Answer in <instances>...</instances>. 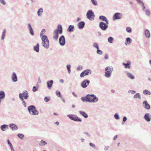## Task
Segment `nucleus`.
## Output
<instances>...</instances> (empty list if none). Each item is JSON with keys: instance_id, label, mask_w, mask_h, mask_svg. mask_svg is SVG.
Here are the masks:
<instances>
[{"instance_id": "55", "label": "nucleus", "mask_w": 151, "mask_h": 151, "mask_svg": "<svg viewBox=\"0 0 151 151\" xmlns=\"http://www.w3.org/2000/svg\"><path fill=\"white\" fill-rule=\"evenodd\" d=\"M105 58L106 59H107L108 58V56L107 55H106L105 56Z\"/></svg>"}, {"instance_id": "37", "label": "nucleus", "mask_w": 151, "mask_h": 151, "mask_svg": "<svg viewBox=\"0 0 151 151\" xmlns=\"http://www.w3.org/2000/svg\"><path fill=\"white\" fill-rule=\"evenodd\" d=\"M93 46L97 48V49H99V46L96 43H94L93 44Z\"/></svg>"}, {"instance_id": "9", "label": "nucleus", "mask_w": 151, "mask_h": 151, "mask_svg": "<svg viewBox=\"0 0 151 151\" xmlns=\"http://www.w3.org/2000/svg\"><path fill=\"white\" fill-rule=\"evenodd\" d=\"M108 24L106 23L105 24L103 22H101L99 24V27L102 30H105L108 28Z\"/></svg>"}, {"instance_id": "49", "label": "nucleus", "mask_w": 151, "mask_h": 151, "mask_svg": "<svg viewBox=\"0 0 151 151\" xmlns=\"http://www.w3.org/2000/svg\"><path fill=\"white\" fill-rule=\"evenodd\" d=\"M44 101L46 102H48L50 100V99L47 98V97H45L44 98Z\"/></svg>"}, {"instance_id": "33", "label": "nucleus", "mask_w": 151, "mask_h": 151, "mask_svg": "<svg viewBox=\"0 0 151 151\" xmlns=\"http://www.w3.org/2000/svg\"><path fill=\"white\" fill-rule=\"evenodd\" d=\"M134 98H139L140 99V95L139 93H137L134 96Z\"/></svg>"}, {"instance_id": "39", "label": "nucleus", "mask_w": 151, "mask_h": 151, "mask_svg": "<svg viewBox=\"0 0 151 151\" xmlns=\"http://www.w3.org/2000/svg\"><path fill=\"white\" fill-rule=\"evenodd\" d=\"M81 100L83 101H87L86 96V97H83L81 98Z\"/></svg>"}, {"instance_id": "1", "label": "nucleus", "mask_w": 151, "mask_h": 151, "mask_svg": "<svg viewBox=\"0 0 151 151\" xmlns=\"http://www.w3.org/2000/svg\"><path fill=\"white\" fill-rule=\"evenodd\" d=\"M62 33V28L60 25H58L57 28L53 32V38L55 40H57L58 37V34H61Z\"/></svg>"}, {"instance_id": "46", "label": "nucleus", "mask_w": 151, "mask_h": 151, "mask_svg": "<svg viewBox=\"0 0 151 151\" xmlns=\"http://www.w3.org/2000/svg\"><path fill=\"white\" fill-rule=\"evenodd\" d=\"M114 117L116 119H119V116L117 114H115Z\"/></svg>"}, {"instance_id": "15", "label": "nucleus", "mask_w": 151, "mask_h": 151, "mask_svg": "<svg viewBox=\"0 0 151 151\" xmlns=\"http://www.w3.org/2000/svg\"><path fill=\"white\" fill-rule=\"evenodd\" d=\"M99 19L101 20L105 21L107 24H109V21L107 18L105 16H100L99 17Z\"/></svg>"}, {"instance_id": "38", "label": "nucleus", "mask_w": 151, "mask_h": 151, "mask_svg": "<svg viewBox=\"0 0 151 151\" xmlns=\"http://www.w3.org/2000/svg\"><path fill=\"white\" fill-rule=\"evenodd\" d=\"M67 68L68 70V73H70V65H68L67 66Z\"/></svg>"}, {"instance_id": "64", "label": "nucleus", "mask_w": 151, "mask_h": 151, "mask_svg": "<svg viewBox=\"0 0 151 151\" xmlns=\"http://www.w3.org/2000/svg\"><path fill=\"white\" fill-rule=\"evenodd\" d=\"M74 107H75V106H74V105H73V106H72V107H73V108Z\"/></svg>"}, {"instance_id": "63", "label": "nucleus", "mask_w": 151, "mask_h": 151, "mask_svg": "<svg viewBox=\"0 0 151 151\" xmlns=\"http://www.w3.org/2000/svg\"><path fill=\"white\" fill-rule=\"evenodd\" d=\"M54 114L55 115H58L57 114H56L55 113H54Z\"/></svg>"}, {"instance_id": "51", "label": "nucleus", "mask_w": 151, "mask_h": 151, "mask_svg": "<svg viewBox=\"0 0 151 151\" xmlns=\"http://www.w3.org/2000/svg\"><path fill=\"white\" fill-rule=\"evenodd\" d=\"M146 14L148 15H149L150 14V12L148 10L146 11Z\"/></svg>"}, {"instance_id": "4", "label": "nucleus", "mask_w": 151, "mask_h": 151, "mask_svg": "<svg viewBox=\"0 0 151 151\" xmlns=\"http://www.w3.org/2000/svg\"><path fill=\"white\" fill-rule=\"evenodd\" d=\"M28 110L30 114L32 115H36L38 113V111L35 106H29L28 107Z\"/></svg>"}, {"instance_id": "47", "label": "nucleus", "mask_w": 151, "mask_h": 151, "mask_svg": "<svg viewBox=\"0 0 151 151\" xmlns=\"http://www.w3.org/2000/svg\"><path fill=\"white\" fill-rule=\"evenodd\" d=\"M97 54H102V52L101 51L99 50V49H97Z\"/></svg>"}, {"instance_id": "10", "label": "nucleus", "mask_w": 151, "mask_h": 151, "mask_svg": "<svg viewBox=\"0 0 151 151\" xmlns=\"http://www.w3.org/2000/svg\"><path fill=\"white\" fill-rule=\"evenodd\" d=\"M86 15L87 17L90 20L94 18L93 13L91 11H88Z\"/></svg>"}, {"instance_id": "41", "label": "nucleus", "mask_w": 151, "mask_h": 151, "mask_svg": "<svg viewBox=\"0 0 151 151\" xmlns=\"http://www.w3.org/2000/svg\"><path fill=\"white\" fill-rule=\"evenodd\" d=\"M127 31L129 32H131V29L129 27H127L126 28Z\"/></svg>"}, {"instance_id": "32", "label": "nucleus", "mask_w": 151, "mask_h": 151, "mask_svg": "<svg viewBox=\"0 0 151 151\" xmlns=\"http://www.w3.org/2000/svg\"><path fill=\"white\" fill-rule=\"evenodd\" d=\"M143 93L145 94H149L150 95L151 94V93L147 90H145L143 91Z\"/></svg>"}, {"instance_id": "30", "label": "nucleus", "mask_w": 151, "mask_h": 151, "mask_svg": "<svg viewBox=\"0 0 151 151\" xmlns=\"http://www.w3.org/2000/svg\"><path fill=\"white\" fill-rule=\"evenodd\" d=\"M43 12V10L42 8H41L40 9L38 12H37V14L39 16H41L42 14V13Z\"/></svg>"}, {"instance_id": "19", "label": "nucleus", "mask_w": 151, "mask_h": 151, "mask_svg": "<svg viewBox=\"0 0 151 151\" xmlns=\"http://www.w3.org/2000/svg\"><path fill=\"white\" fill-rule=\"evenodd\" d=\"M12 79L14 82H16L17 81V77L16 74L14 73H13L12 77Z\"/></svg>"}, {"instance_id": "58", "label": "nucleus", "mask_w": 151, "mask_h": 151, "mask_svg": "<svg viewBox=\"0 0 151 151\" xmlns=\"http://www.w3.org/2000/svg\"><path fill=\"white\" fill-rule=\"evenodd\" d=\"M60 81L61 83H63V81L62 79H60Z\"/></svg>"}, {"instance_id": "59", "label": "nucleus", "mask_w": 151, "mask_h": 151, "mask_svg": "<svg viewBox=\"0 0 151 151\" xmlns=\"http://www.w3.org/2000/svg\"><path fill=\"white\" fill-rule=\"evenodd\" d=\"M55 123L56 124H57L58 125H59V122H55Z\"/></svg>"}, {"instance_id": "53", "label": "nucleus", "mask_w": 151, "mask_h": 151, "mask_svg": "<svg viewBox=\"0 0 151 151\" xmlns=\"http://www.w3.org/2000/svg\"><path fill=\"white\" fill-rule=\"evenodd\" d=\"M127 118L126 117L124 116V118H123V121L124 122H125L127 120Z\"/></svg>"}, {"instance_id": "18", "label": "nucleus", "mask_w": 151, "mask_h": 151, "mask_svg": "<svg viewBox=\"0 0 151 151\" xmlns=\"http://www.w3.org/2000/svg\"><path fill=\"white\" fill-rule=\"evenodd\" d=\"M53 81L51 80L49 81H48L47 82V86L49 89H50L52 85L53 84Z\"/></svg>"}, {"instance_id": "62", "label": "nucleus", "mask_w": 151, "mask_h": 151, "mask_svg": "<svg viewBox=\"0 0 151 151\" xmlns=\"http://www.w3.org/2000/svg\"><path fill=\"white\" fill-rule=\"evenodd\" d=\"M23 103L24 104H26V103H25V101H23Z\"/></svg>"}, {"instance_id": "23", "label": "nucleus", "mask_w": 151, "mask_h": 151, "mask_svg": "<svg viewBox=\"0 0 151 151\" xmlns=\"http://www.w3.org/2000/svg\"><path fill=\"white\" fill-rule=\"evenodd\" d=\"M10 127L12 128V130H17L18 128L17 126L14 124H10Z\"/></svg>"}, {"instance_id": "11", "label": "nucleus", "mask_w": 151, "mask_h": 151, "mask_svg": "<svg viewBox=\"0 0 151 151\" xmlns=\"http://www.w3.org/2000/svg\"><path fill=\"white\" fill-rule=\"evenodd\" d=\"M59 42L60 44L61 45H63L65 44V39L63 35L61 36L59 38Z\"/></svg>"}, {"instance_id": "22", "label": "nucleus", "mask_w": 151, "mask_h": 151, "mask_svg": "<svg viewBox=\"0 0 151 151\" xmlns=\"http://www.w3.org/2000/svg\"><path fill=\"white\" fill-rule=\"evenodd\" d=\"M131 41V39H130V38H127L126 39V42H125V45H129L130 44Z\"/></svg>"}, {"instance_id": "40", "label": "nucleus", "mask_w": 151, "mask_h": 151, "mask_svg": "<svg viewBox=\"0 0 151 151\" xmlns=\"http://www.w3.org/2000/svg\"><path fill=\"white\" fill-rule=\"evenodd\" d=\"M7 142L8 144L9 145L10 147H11V149H12L13 148L12 145L9 139L7 140Z\"/></svg>"}, {"instance_id": "43", "label": "nucleus", "mask_w": 151, "mask_h": 151, "mask_svg": "<svg viewBox=\"0 0 151 151\" xmlns=\"http://www.w3.org/2000/svg\"><path fill=\"white\" fill-rule=\"evenodd\" d=\"M92 3L95 5H97V3L95 1V0H91Z\"/></svg>"}, {"instance_id": "13", "label": "nucleus", "mask_w": 151, "mask_h": 151, "mask_svg": "<svg viewBox=\"0 0 151 151\" xmlns=\"http://www.w3.org/2000/svg\"><path fill=\"white\" fill-rule=\"evenodd\" d=\"M89 81L87 80H85L81 83V86L83 88H86L89 84Z\"/></svg>"}, {"instance_id": "42", "label": "nucleus", "mask_w": 151, "mask_h": 151, "mask_svg": "<svg viewBox=\"0 0 151 151\" xmlns=\"http://www.w3.org/2000/svg\"><path fill=\"white\" fill-rule=\"evenodd\" d=\"M82 66L81 65L78 66L77 68V70H81L82 68Z\"/></svg>"}, {"instance_id": "5", "label": "nucleus", "mask_w": 151, "mask_h": 151, "mask_svg": "<svg viewBox=\"0 0 151 151\" xmlns=\"http://www.w3.org/2000/svg\"><path fill=\"white\" fill-rule=\"evenodd\" d=\"M105 76L106 77L109 78L111 76L113 69V68L110 66L107 67L105 69Z\"/></svg>"}, {"instance_id": "20", "label": "nucleus", "mask_w": 151, "mask_h": 151, "mask_svg": "<svg viewBox=\"0 0 151 151\" xmlns=\"http://www.w3.org/2000/svg\"><path fill=\"white\" fill-rule=\"evenodd\" d=\"M79 112L81 115L85 118H87L88 117V115L85 112L80 111Z\"/></svg>"}, {"instance_id": "12", "label": "nucleus", "mask_w": 151, "mask_h": 151, "mask_svg": "<svg viewBox=\"0 0 151 151\" xmlns=\"http://www.w3.org/2000/svg\"><path fill=\"white\" fill-rule=\"evenodd\" d=\"M122 14L120 13H115L113 17V19L115 20L117 19H119L121 18Z\"/></svg>"}, {"instance_id": "31", "label": "nucleus", "mask_w": 151, "mask_h": 151, "mask_svg": "<svg viewBox=\"0 0 151 151\" xmlns=\"http://www.w3.org/2000/svg\"><path fill=\"white\" fill-rule=\"evenodd\" d=\"M47 144V143L45 141L42 140L39 143V145L40 146L45 145Z\"/></svg>"}, {"instance_id": "60", "label": "nucleus", "mask_w": 151, "mask_h": 151, "mask_svg": "<svg viewBox=\"0 0 151 151\" xmlns=\"http://www.w3.org/2000/svg\"><path fill=\"white\" fill-rule=\"evenodd\" d=\"M77 21H78L80 20V18H78L77 19Z\"/></svg>"}, {"instance_id": "3", "label": "nucleus", "mask_w": 151, "mask_h": 151, "mask_svg": "<svg viewBox=\"0 0 151 151\" xmlns=\"http://www.w3.org/2000/svg\"><path fill=\"white\" fill-rule=\"evenodd\" d=\"M42 44L45 48H47L49 47V42L47 37L45 35L42 36Z\"/></svg>"}, {"instance_id": "48", "label": "nucleus", "mask_w": 151, "mask_h": 151, "mask_svg": "<svg viewBox=\"0 0 151 151\" xmlns=\"http://www.w3.org/2000/svg\"><path fill=\"white\" fill-rule=\"evenodd\" d=\"M0 2L3 5H5L6 3L4 0H0Z\"/></svg>"}, {"instance_id": "61", "label": "nucleus", "mask_w": 151, "mask_h": 151, "mask_svg": "<svg viewBox=\"0 0 151 151\" xmlns=\"http://www.w3.org/2000/svg\"><path fill=\"white\" fill-rule=\"evenodd\" d=\"M150 63L151 64V60H150L149 61Z\"/></svg>"}, {"instance_id": "6", "label": "nucleus", "mask_w": 151, "mask_h": 151, "mask_svg": "<svg viewBox=\"0 0 151 151\" xmlns=\"http://www.w3.org/2000/svg\"><path fill=\"white\" fill-rule=\"evenodd\" d=\"M19 97L22 101L24 100L23 97L25 99H27L28 97V92L27 91H24L22 94L20 93L19 95Z\"/></svg>"}, {"instance_id": "34", "label": "nucleus", "mask_w": 151, "mask_h": 151, "mask_svg": "<svg viewBox=\"0 0 151 151\" xmlns=\"http://www.w3.org/2000/svg\"><path fill=\"white\" fill-rule=\"evenodd\" d=\"M56 95L57 96H58V97H59L60 98L61 97H62L61 95V94L60 92L59 91H58V90L56 91Z\"/></svg>"}, {"instance_id": "35", "label": "nucleus", "mask_w": 151, "mask_h": 151, "mask_svg": "<svg viewBox=\"0 0 151 151\" xmlns=\"http://www.w3.org/2000/svg\"><path fill=\"white\" fill-rule=\"evenodd\" d=\"M18 136L19 138L21 139H23L24 137V135L22 134H18Z\"/></svg>"}, {"instance_id": "26", "label": "nucleus", "mask_w": 151, "mask_h": 151, "mask_svg": "<svg viewBox=\"0 0 151 151\" xmlns=\"http://www.w3.org/2000/svg\"><path fill=\"white\" fill-rule=\"evenodd\" d=\"M8 128V126L4 124L1 126V129L3 131H5Z\"/></svg>"}, {"instance_id": "2", "label": "nucleus", "mask_w": 151, "mask_h": 151, "mask_svg": "<svg viewBox=\"0 0 151 151\" xmlns=\"http://www.w3.org/2000/svg\"><path fill=\"white\" fill-rule=\"evenodd\" d=\"M87 101L94 103L98 101V99L93 94H88L86 95Z\"/></svg>"}, {"instance_id": "54", "label": "nucleus", "mask_w": 151, "mask_h": 151, "mask_svg": "<svg viewBox=\"0 0 151 151\" xmlns=\"http://www.w3.org/2000/svg\"><path fill=\"white\" fill-rule=\"evenodd\" d=\"M137 0V1H138V2L139 3H142L143 5H144V3H143V2H142L141 1H140V0Z\"/></svg>"}, {"instance_id": "56", "label": "nucleus", "mask_w": 151, "mask_h": 151, "mask_svg": "<svg viewBox=\"0 0 151 151\" xmlns=\"http://www.w3.org/2000/svg\"><path fill=\"white\" fill-rule=\"evenodd\" d=\"M117 135H116L114 137V139H116L117 138Z\"/></svg>"}, {"instance_id": "50", "label": "nucleus", "mask_w": 151, "mask_h": 151, "mask_svg": "<svg viewBox=\"0 0 151 151\" xmlns=\"http://www.w3.org/2000/svg\"><path fill=\"white\" fill-rule=\"evenodd\" d=\"M37 89L35 86H34L32 90L33 91L35 92L37 90Z\"/></svg>"}, {"instance_id": "25", "label": "nucleus", "mask_w": 151, "mask_h": 151, "mask_svg": "<svg viewBox=\"0 0 151 151\" xmlns=\"http://www.w3.org/2000/svg\"><path fill=\"white\" fill-rule=\"evenodd\" d=\"M145 34L147 38H149L150 36V34L149 31L148 30H146L145 31Z\"/></svg>"}, {"instance_id": "44", "label": "nucleus", "mask_w": 151, "mask_h": 151, "mask_svg": "<svg viewBox=\"0 0 151 151\" xmlns=\"http://www.w3.org/2000/svg\"><path fill=\"white\" fill-rule=\"evenodd\" d=\"M89 145L93 147L94 148H95V147H96L95 145L94 144L92 143H91V142L90 143H89Z\"/></svg>"}, {"instance_id": "8", "label": "nucleus", "mask_w": 151, "mask_h": 151, "mask_svg": "<svg viewBox=\"0 0 151 151\" xmlns=\"http://www.w3.org/2000/svg\"><path fill=\"white\" fill-rule=\"evenodd\" d=\"M69 117L71 119L76 121L81 122V119L79 118L77 116L73 115H69Z\"/></svg>"}, {"instance_id": "29", "label": "nucleus", "mask_w": 151, "mask_h": 151, "mask_svg": "<svg viewBox=\"0 0 151 151\" xmlns=\"http://www.w3.org/2000/svg\"><path fill=\"white\" fill-rule=\"evenodd\" d=\"M127 76L130 78L133 79L134 78V77L133 75L127 72Z\"/></svg>"}, {"instance_id": "36", "label": "nucleus", "mask_w": 151, "mask_h": 151, "mask_svg": "<svg viewBox=\"0 0 151 151\" xmlns=\"http://www.w3.org/2000/svg\"><path fill=\"white\" fill-rule=\"evenodd\" d=\"M113 38L112 37H109L108 39V41L110 43H112Z\"/></svg>"}, {"instance_id": "16", "label": "nucleus", "mask_w": 151, "mask_h": 151, "mask_svg": "<svg viewBox=\"0 0 151 151\" xmlns=\"http://www.w3.org/2000/svg\"><path fill=\"white\" fill-rule=\"evenodd\" d=\"M143 104L144 106V107L146 109H150V106L146 101H144L143 103Z\"/></svg>"}, {"instance_id": "27", "label": "nucleus", "mask_w": 151, "mask_h": 151, "mask_svg": "<svg viewBox=\"0 0 151 151\" xmlns=\"http://www.w3.org/2000/svg\"><path fill=\"white\" fill-rule=\"evenodd\" d=\"M39 44H37V45L34 47V50L37 52H38L39 51Z\"/></svg>"}, {"instance_id": "14", "label": "nucleus", "mask_w": 151, "mask_h": 151, "mask_svg": "<svg viewBox=\"0 0 151 151\" xmlns=\"http://www.w3.org/2000/svg\"><path fill=\"white\" fill-rule=\"evenodd\" d=\"M122 64L124 66V68H128L129 69H130V65L131 64V63L130 61H127L126 63H123Z\"/></svg>"}, {"instance_id": "45", "label": "nucleus", "mask_w": 151, "mask_h": 151, "mask_svg": "<svg viewBox=\"0 0 151 151\" xmlns=\"http://www.w3.org/2000/svg\"><path fill=\"white\" fill-rule=\"evenodd\" d=\"M45 29H43L40 33V36L44 34V33H45Z\"/></svg>"}, {"instance_id": "17", "label": "nucleus", "mask_w": 151, "mask_h": 151, "mask_svg": "<svg viewBox=\"0 0 151 151\" xmlns=\"http://www.w3.org/2000/svg\"><path fill=\"white\" fill-rule=\"evenodd\" d=\"M85 25V23L83 22H81L78 24V28L80 29H82L83 28Z\"/></svg>"}, {"instance_id": "21", "label": "nucleus", "mask_w": 151, "mask_h": 151, "mask_svg": "<svg viewBox=\"0 0 151 151\" xmlns=\"http://www.w3.org/2000/svg\"><path fill=\"white\" fill-rule=\"evenodd\" d=\"M150 114H146L145 116V119L148 122H149L150 120Z\"/></svg>"}, {"instance_id": "7", "label": "nucleus", "mask_w": 151, "mask_h": 151, "mask_svg": "<svg viewBox=\"0 0 151 151\" xmlns=\"http://www.w3.org/2000/svg\"><path fill=\"white\" fill-rule=\"evenodd\" d=\"M91 71L90 70H86L81 73L80 76L81 77H83L86 76L91 74Z\"/></svg>"}, {"instance_id": "24", "label": "nucleus", "mask_w": 151, "mask_h": 151, "mask_svg": "<svg viewBox=\"0 0 151 151\" xmlns=\"http://www.w3.org/2000/svg\"><path fill=\"white\" fill-rule=\"evenodd\" d=\"M28 28L29 29L30 33L32 35H34V32H33V31L32 28V27L31 26V25L30 24H28Z\"/></svg>"}, {"instance_id": "57", "label": "nucleus", "mask_w": 151, "mask_h": 151, "mask_svg": "<svg viewBox=\"0 0 151 151\" xmlns=\"http://www.w3.org/2000/svg\"><path fill=\"white\" fill-rule=\"evenodd\" d=\"M5 33H6V31L5 30H4L3 31V33L2 34H4V35H5Z\"/></svg>"}, {"instance_id": "52", "label": "nucleus", "mask_w": 151, "mask_h": 151, "mask_svg": "<svg viewBox=\"0 0 151 151\" xmlns=\"http://www.w3.org/2000/svg\"><path fill=\"white\" fill-rule=\"evenodd\" d=\"M5 35L3 34H2V36H1V39H2V40H3L4 39V37H5Z\"/></svg>"}, {"instance_id": "28", "label": "nucleus", "mask_w": 151, "mask_h": 151, "mask_svg": "<svg viewBox=\"0 0 151 151\" xmlns=\"http://www.w3.org/2000/svg\"><path fill=\"white\" fill-rule=\"evenodd\" d=\"M74 28V27L73 26L70 25L69 26L68 28V30L69 32H70L73 31V29Z\"/></svg>"}]
</instances>
